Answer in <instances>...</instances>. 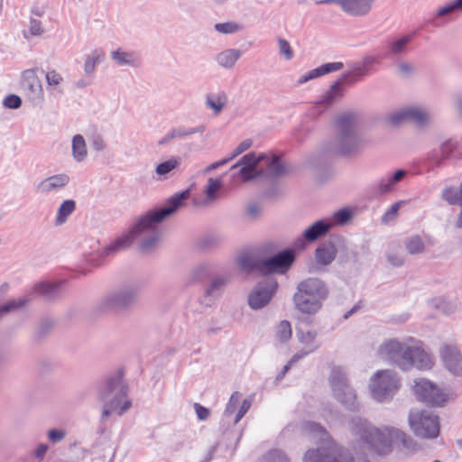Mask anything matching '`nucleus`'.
Wrapping results in <instances>:
<instances>
[{
	"mask_svg": "<svg viewBox=\"0 0 462 462\" xmlns=\"http://www.w3.org/2000/svg\"><path fill=\"white\" fill-rule=\"evenodd\" d=\"M396 75L402 79H409L415 73V66L413 63L398 60L394 62Z\"/></svg>",
	"mask_w": 462,
	"mask_h": 462,
	"instance_id": "obj_47",
	"label": "nucleus"
},
{
	"mask_svg": "<svg viewBox=\"0 0 462 462\" xmlns=\"http://www.w3.org/2000/svg\"><path fill=\"white\" fill-rule=\"evenodd\" d=\"M229 282L228 276H217L210 282L209 285L206 289V294L209 297L216 298L219 296L220 292L226 287Z\"/></svg>",
	"mask_w": 462,
	"mask_h": 462,
	"instance_id": "obj_42",
	"label": "nucleus"
},
{
	"mask_svg": "<svg viewBox=\"0 0 462 462\" xmlns=\"http://www.w3.org/2000/svg\"><path fill=\"white\" fill-rule=\"evenodd\" d=\"M67 436V431L60 429H51L47 433L48 439L53 443L61 442Z\"/></svg>",
	"mask_w": 462,
	"mask_h": 462,
	"instance_id": "obj_58",
	"label": "nucleus"
},
{
	"mask_svg": "<svg viewBox=\"0 0 462 462\" xmlns=\"http://www.w3.org/2000/svg\"><path fill=\"white\" fill-rule=\"evenodd\" d=\"M142 284L139 282H126L107 292L99 301L101 311L126 310L138 301Z\"/></svg>",
	"mask_w": 462,
	"mask_h": 462,
	"instance_id": "obj_7",
	"label": "nucleus"
},
{
	"mask_svg": "<svg viewBox=\"0 0 462 462\" xmlns=\"http://www.w3.org/2000/svg\"><path fill=\"white\" fill-rule=\"evenodd\" d=\"M336 257V249L332 244H323L315 251V259L318 264L329 265Z\"/></svg>",
	"mask_w": 462,
	"mask_h": 462,
	"instance_id": "obj_36",
	"label": "nucleus"
},
{
	"mask_svg": "<svg viewBox=\"0 0 462 462\" xmlns=\"http://www.w3.org/2000/svg\"><path fill=\"white\" fill-rule=\"evenodd\" d=\"M262 462H290V460L283 451L273 449L263 457Z\"/></svg>",
	"mask_w": 462,
	"mask_h": 462,
	"instance_id": "obj_55",
	"label": "nucleus"
},
{
	"mask_svg": "<svg viewBox=\"0 0 462 462\" xmlns=\"http://www.w3.org/2000/svg\"><path fill=\"white\" fill-rule=\"evenodd\" d=\"M297 338L303 350L307 353H313L320 347V342L318 340V331L311 329H298Z\"/></svg>",
	"mask_w": 462,
	"mask_h": 462,
	"instance_id": "obj_28",
	"label": "nucleus"
},
{
	"mask_svg": "<svg viewBox=\"0 0 462 462\" xmlns=\"http://www.w3.org/2000/svg\"><path fill=\"white\" fill-rule=\"evenodd\" d=\"M404 200H400L393 204L390 208L384 213V215L382 217V222L383 224H386L390 221L394 220L397 217L398 211L401 208V206L404 205Z\"/></svg>",
	"mask_w": 462,
	"mask_h": 462,
	"instance_id": "obj_57",
	"label": "nucleus"
},
{
	"mask_svg": "<svg viewBox=\"0 0 462 462\" xmlns=\"http://www.w3.org/2000/svg\"><path fill=\"white\" fill-rule=\"evenodd\" d=\"M376 62V58L372 55H365L360 62L354 63L351 68L352 71L342 75L343 79H350V81H357L365 76L369 69Z\"/></svg>",
	"mask_w": 462,
	"mask_h": 462,
	"instance_id": "obj_26",
	"label": "nucleus"
},
{
	"mask_svg": "<svg viewBox=\"0 0 462 462\" xmlns=\"http://www.w3.org/2000/svg\"><path fill=\"white\" fill-rule=\"evenodd\" d=\"M127 394L128 387L122 373L108 377L98 390V398L103 402L101 419L104 420L114 412L119 416L126 412L132 406Z\"/></svg>",
	"mask_w": 462,
	"mask_h": 462,
	"instance_id": "obj_4",
	"label": "nucleus"
},
{
	"mask_svg": "<svg viewBox=\"0 0 462 462\" xmlns=\"http://www.w3.org/2000/svg\"><path fill=\"white\" fill-rule=\"evenodd\" d=\"M441 199L449 205H462V182L458 188L447 187L441 191Z\"/></svg>",
	"mask_w": 462,
	"mask_h": 462,
	"instance_id": "obj_41",
	"label": "nucleus"
},
{
	"mask_svg": "<svg viewBox=\"0 0 462 462\" xmlns=\"http://www.w3.org/2000/svg\"><path fill=\"white\" fill-rule=\"evenodd\" d=\"M343 67H344V64L342 62L338 61V62L326 63L318 68L319 69L320 75L323 76V75L328 74L330 72L340 70Z\"/></svg>",
	"mask_w": 462,
	"mask_h": 462,
	"instance_id": "obj_61",
	"label": "nucleus"
},
{
	"mask_svg": "<svg viewBox=\"0 0 462 462\" xmlns=\"http://www.w3.org/2000/svg\"><path fill=\"white\" fill-rule=\"evenodd\" d=\"M263 158L264 153L249 152L244 155L230 168V171L233 172V177H238L243 181H249L258 177H263Z\"/></svg>",
	"mask_w": 462,
	"mask_h": 462,
	"instance_id": "obj_12",
	"label": "nucleus"
},
{
	"mask_svg": "<svg viewBox=\"0 0 462 462\" xmlns=\"http://www.w3.org/2000/svg\"><path fill=\"white\" fill-rule=\"evenodd\" d=\"M45 79L49 88L61 92V90L59 89V86L63 81V77L58 71L55 69H50L46 71Z\"/></svg>",
	"mask_w": 462,
	"mask_h": 462,
	"instance_id": "obj_51",
	"label": "nucleus"
},
{
	"mask_svg": "<svg viewBox=\"0 0 462 462\" xmlns=\"http://www.w3.org/2000/svg\"><path fill=\"white\" fill-rule=\"evenodd\" d=\"M407 175V171L398 170L387 179H382L376 185V192L380 195L390 193L394 189L395 185Z\"/></svg>",
	"mask_w": 462,
	"mask_h": 462,
	"instance_id": "obj_32",
	"label": "nucleus"
},
{
	"mask_svg": "<svg viewBox=\"0 0 462 462\" xmlns=\"http://www.w3.org/2000/svg\"><path fill=\"white\" fill-rule=\"evenodd\" d=\"M411 40V34H405L389 41L387 43L388 55L390 57L397 58L405 54Z\"/></svg>",
	"mask_w": 462,
	"mask_h": 462,
	"instance_id": "obj_30",
	"label": "nucleus"
},
{
	"mask_svg": "<svg viewBox=\"0 0 462 462\" xmlns=\"http://www.w3.org/2000/svg\"><path fill=\"white\" fill-rule=\"evenodd\" d=\"M404 246L410 254H420L425 251V244L418 235H413L404 241Z\"/></svg>",
	"mask_w": 462,
	"mask_h": 462,
	"instance_id": "obj_43",
	"label": "nucleus"
},
{
	"mask_svg": "<svg viewBox=\"0 0 462 462\" xmlns=\"http://www.w3.org/2000/svg\"><path fill=\"white\" fill-rule=\"evenodd\" d=\"M375 0H345L343 12L354 17H363L369 14Z\"/></svg>",
	"mask_w": 462,
	"mask_h": 462,
	"instance_id": "obj_24",
	"label": "nucleus"
},
{
	"mask_svg": "<svg viewBox=\"0 0 462 462\" xmlns=\"http://www.w3.org/2000/svg\"><path fill=\"white\" fill-rule=\"evenodd\" d=\"M328 383L334 398L341 404L353 408L356 400V393L349 385L346 369L341 366L332 367Z\"/></svg>",
	"mask_w": 462,
	"mask_h": 462,
	"instance_id": "obj_11",
	"label": "nucleus"
},
{
	"mask_svg": "<svg viewBox=\"0 0 462 462\" xmlns=\"http://www.w3.org/2000/svg\"><path fill=\"white\" fill-rule=\"evenodd\" d=\"M342 85V79L334 82L330 88L314 102L313 107L319 109V112H323L331 107L336 102L339 101L344 95Z\"/></svg>",
	"mask_w": 462,
	"mask_h": 462,
	"instance_id": "obj_17",
	"label": "nucleus"
},
{
	"mask_svg": "<svg viewBox=\"0 0 462 462\" xmlns=\"http://www.w3.org/2000/svg\"><path fill=\"white\" fill-rule=\"evenodd\" d=\"M455 12H462V0H452L446 3L437 10L435 16L441 18Z\"/></svg>",
	"mask_w": 462,
	"mask_h": 462,
	"instance_id": "obj_48",
	"label": "nucleus"
},
{
	"mask_svg": "<svg viewBox=\"0 0 462 462\" xmlns=\"http://www.w3.org/2000/svg\"><path fill=\"white\" fill-rule=\"evenodd\" d=\"M332 445L331 459L332 462H354V457L349 450L344 448H336Z\"/></svg>",
	"mask_w": 462,
	"mask_h": 462,
	"instance_id": "obj_50",
	"label": "nucleus"
},
{
	"mask_svg": "<svg viewBox=\"0 0 462 462\" xmlns=\"http://www.w3.org/2000/svg\"><path fill=\"white\" fill-rule=\"evenodd\" d=\"M262 261L263 259H257L248 253H243L236 258L237 265L246 273L258 271L263 273Z\"/></svg>",
	"mask_w": 462,
	"mask_h": 462,
	"instance_id": "obj_34",
	"label": "nucleus"
},
{
	"mask_svg": "<svg viewBox=\"0 0 462 462\" xmlns=\"http://www.w3.org/2000/svg\"><path fill=\"white\" fill-rule=\"evenodd\" d=\"M134 241L133 227L129 232L123 234L103 249L102 255L109 256L117 254L126 248Z\"/></svg>",
	"mask_w": 462,
	"mask_h": 462,
	"instance_id": "obj_27",
	"label": "nucleus"
},
{
	"mask_svg": "<svg viewBox=\"0 0 462 462\" xmlns=\"http://www.w3.org/2000/svg\"><path fill=\"white\" fill-rule=\"evenodd\" d=\"M435 307L445 314L452 313L456 306L451 301H448L445 299L435 300Z\"/></svg>",
	"mask_w": 462,
	"mask_h": 462,
	"instance_id": "obj_59",
	"label": "nucleus"
},
{
	"mask_svg": "<svg viewBox=\"0 0 462 462\" xmlns=\"http://www.w3.org/2000/svg\"><path fill=\"white\" fill-rule=\"evenodd\" d=\"M181 163V158L180 156H171L169 160L159 163L155 167V173L163 177V179H167L168 175L178 169Z\"/></svg>",
	"mask_w": 462,
	"mask_h": 462,
	"instance_id": "obj_40",
	"label": "nucleus"
},
{
	"mask_svg": "<svg viewBox=\"0 0 462 462\" xmlns=\"http://www.w3.org/2000/svg\"><path fill=\"white\" fill-rule=\"evenodd\" d=\"M278 283L273 277H265L258 282L248 294L247 302L252 310L266 307L276 293Z\"/></svg>",
	"mask_w": 462,
	"mask_h": 462,
	"instance_id": "obj_14",
	"label": "nucleus"
},
{
	"mask_svg": "<svg viewBox=\"0 0 462 462\" xmlns=\"http://www.w3.org/2000/svg\"><path fill=\"white\" fill-rule=\"evenodd\" d=\"M21 83L31 98L41 97L42 96V83L34 69L24 70L22 74Z\"/></svg>",
	"mask_w": 462,
	"mask_h": 462,
	"instance_id": "obj_25",
	"label": "nucleus"
},
{
	"mask_svg": "<svg viewBox=\"0 0 462 462\" xmlns=\"http://www.w3.org/2000/svg\"><path fill=\"white\" fill-rule=\"evenodd\" d=\"M347 428L354 439L377 455L392 452L393 444L402 442L409 448L412 439L402 430L392 427L377 428L359 416H353L347 422Z\"/></svg>",
	"mask_w": 462,
	"mask_h": 462,
	"instance_id": "obj_1",
	"label": "nucleus"
},
{
	"mask_svg": "<svg viewBox=\"0 0 462 462\" xmlns=\"http://www.w3.org/2000/svg\"><path fill=\"white\" fill-rule=\"evenodd\" d=\"M401 385L398 374L389 369L379 370L370 378L368 389L374 400L387 402L394 396Z\"/></svg>",
	"mask_w": 462,
	"mask_h": 462,
	"instance_id": "obj_10",
	"label": "nucleus"
},
{
	"mask_svg": "<svg viewBox=\"0 0 462 462\" xmlns=\"http://www.w3.org/2000/svg\"><path fill=\"white\" fill-rule=\"evenodd\" d=\"M241 55L242 51L238 49H226L216 55L215 60L219 67L231 69L235 67Z\"/></svg>",
	"mask_w": 462,
	"mask_h": 462,
	"instance_id": "obj_31",
	"label": "nucleus"
},
{
	"mask_svg": "<svg viewBox=\"0 0 462 462\" xmlns=\"http://www.w3.org/2000/svg\"><path fill=\"white\" fill-rule=\"evenodd\" d=\"M62 284V282H41L35 284L34 291L36 293L46 297L48 300H54L60 295Z\"/></svg>",
	"mask_w": 462,
	"mask_h": 462,
	"instance_id": "obj_33",
	"label": "nucleus"
},
{
	"mask_svg": "<svg viewBox=\"0 0 462 462\" xmlns=\"http://www.w3.org/2000/svg\"><path fill=\"white\" fill-rule=\"evenodd\" d=\"M457 148V143L453 139H447L439 144V150H433L429 153V160L436 167H440L444 161L449 159Z\"/></svg>",
	"mask_w": 462,
	"mask_h": 462,
	"instance_id": "obj_22",
	"label": "nucleus"
},
{
	"mask_svg": "<svg viewBox=\"0 0 462 462\" xmlns=\"http://www.w3.org/2000/svg\"><path fill=\"white\" fill-rule=\"evenodd\" d=\"M76 202L73 199L64 200L59 207L54 219V226H60L65 224L69 217L75 211Z\"/></svg>",
	"mask_w": 462,
	"mask_h": 462,
	"instance_id": "obj_37",
	"label": "nucleus"
},
{
	"mask_svg": "<svg viewBox=\"0 0 462 462\" xmlns=\"http://www.w3.org/2000/svg\"><path fill=\"white\" fill-rule=\"evenodd\" d=\"M326 283L319 278H308L301 281L293 295L295 308L304 314L318 312L322 301L328 297Z\"/></svg>",
	"mask_w": 462,
	"mask_h": 462,
	"instance_id": "obj_5",
	"label": "nucleus"
},
{
	"mask_svg": "<svg viewBox=\"0 0 462 462\" xmlns=\"http://www.w3.org/2000/svg\"><path fill=\"white\" fill-rule=\"evenodd\" d=\"M110 58L118 67L136 69L141 66L140 55L134 51L117 48L110 51Z\"/></svg>",
	"mask_w": 462,
	"mask_h": 462,
	"instance_id": "obj_19",
	"label": "nucleus"
},
{
	"mask_svg": "<svg viewBox=\"0 0 462 462\" xmlns=\"http://www.w3.org/2000/svg\"><path fill=\"white\" fill-rule=\"evenodd\" d=\"M352 212L347 208H341L335 212L330 217L326 218L330 223L331 228L336 226H344L352 218Z\"/></svg>",
	"mask_w": 462,
	"mask_h": 462,
	"instance_id": "obj_46",
	"label": "nucleus"
},
{
	"mask_svg": "<svg viewBox=\"0 0 462 462\" xmlns=\"http://www.w3.org/2000/svg\"><path fill=\"white\" fill-rule=\"evenodd\" d=\"M408 424L418 438L433 439L439 435V418L429 409H411L408 415Z\"/></svg>",
	"mask_w": 462,
	"mask_h": 462,
	"instance_id": "obj_8",
	"label": "nucleus"
},
{
	"mask_svg": "<svg viewBox=\"0 0 462 462\" xmlns=\"http://www.w3.org/2000/svg\"><path fill=\"white\" fill-rule=\"evenodd\" d=\"M304 432L317 443H325L327 446H320L317 448L308 449L303 457V462H332L331 449L333 443L328 431L320 424L307 421L303 424Z\"/></svg>",
	"mask_w": 462,
	"mask_h": 462,
	"instance_id": "obj_9",
	"label": "nucleus"
},
{
	"mask_svg": "<svg viewBox=\"0 0 462 462\" xmlns=\"http://www.w3.org/2000/svg\"><path fill=\"white\" fill-rule=\"evenodd\" d=\"M221 188V180L219 179L209 178L208 186L205 189L206 198L203 201L204 205L212 204L217 198V192Z\"/></svg>",
	"mask_w": 462,
	"mask_h": 462,
	"instance_id": "obj_45",
	"label": "nucleus"
},
{
	"mask_svg": "<svg viewBox=\"0 0 462 462\" xmlns=\"http://www.w3.org/2000/svg\"><path fill=\"white\" fill-rule=\"evenodd\" d=\"M104 60V52L100 50H94L86 56L84 61V73L87 77H92L96 68Z\"/></svg>",
	"mask_w": 462,
	"mask_h": 462,
	"instance_id": "obj_38",
	"label": "nucleus"
},
{
	"mask_svg": "<svg viewBox=\"0 0 462 462\" xmlns=\"http://www.w3.org/2000/svg\"><path fill=\"white\" fill-rule=\"evenodd\" d=\"M433 116L430 109L410 106L393 111L387 116V121L393 125L413 122L420 126H426L432 121Z\"/></svg>",
	"mask_w": 462,
	"mask_h": 462,
	"instance_id": "obj_13",
	"label": "nucleus"
},
{
	"mask_svg": "<svg viewBox=\"0 0 462 462\" xmlns=\"http://www.w3.org/2000/svg\"><path fill=\"white\" fill-rule=\"evenodd\" d=\"M252 144H253V142L251 139H245L243 142H241L237 145V147L234 150L232 154L229 157H227L228 161L229 162L232 161L236 156L240 155L241 153H243L244 152L248 150L252 146Z\"/></svg>",
	"mask_w": 462,
	"mask_h": 462,
	"instance_id": "obj_62",
	"label": "nucleus"
},
{
	"mask_svg": "<svg viewBox=\"0 0 462 462\" xmlns=\"http://www.w3.org/2000/svg\"><path fill=\"white\" fill-rule=\"evenodd\" d=\"M444 366L453 374L462 375V354L454 346H443L440 352Z\"/></svg>",
	"mask_w": 462,
	"mask_h": 462,
	"instance_id": "obj_20",
	"label": "nucleus"
},
{
	"mask_svg": "<svg viewBox=\"0 0 462 462\" xmlns=\"http://www.w3.org/2000/svg\"><path fill=\"white\" fill-rule=\"evenodd\" d=\"M215 30L223 34H231L239 32L242 25L236 22L218 23L214 25Z\"/></svg>",
	"mask_w": 462,
	"mask_h": 462,
	"instance_id": "obj_54",
	"label": "nucleus"
},
{
	"mask_svg": "<svg viewBox=\"0 0 462 462\" xmlns=\"http://www.w3.org/2000/svg\"><path fill=\"white\" fill-rule=\"evenodd\" d=\"M241 394L238 392H234L229 399V402L226 407L225 413L226 415H231L235 412L237 404L239 403Z\"/></svg>",
	"mask_w": 462,
	"mask_h": 462,
	"instance_id": "obj_60",
	"label": "nucleus"
},
{
	"mask_svg": "<svg viewBox=\"0 0 462 462\" xmlns=\"http://www.w3.org/2000/svg\"><path fill=\"white\" fill-rule=\"evenodd\" d=\"M360 114L346 110L337 114L333 122L334 137L328 150L337 156L352 158L358 155L365 144V137L359 133Z\"/></svg>",
	"mask_w": 462,
	"mask_h": 462,
	"instance_id": "obj_3",
	"label": "nucleus"
},
{
	"mask_svg": "<svg viewBox=\"0 0 462 462\" xmlns=\"http://www.w3.org/2000/svg\"><path fill=\"white\" fill-rule=\"evenodd\" d=\"M279 54L284 58L285 60H291L293 58V51L289 42L283 38L277 39Z\"/></svg>",
	"mask_w": 462,
	"mask_h": 462,
	"instance_id": "obj_56",
	"label": "nucleus"
},
{
	"mask_svg": "<svg viewBox=\"0 0 462 462\" xmlns=\"http://www.w3.org/2000/svg\"><path fill=\"white\" fill-rule=\"evenodd\" d=\"M22 105V99L20 97L11 94L7 96L4 100V106L11 109H17Z\"/></svg>",
	"mask_w": 462,
	"mask_h": 462,
	"instance_id": "obj_63",
	"label": "nucleus"
},
{
	"mask_svg": "<svg viewBox=\"0 0 462 462\" xmlns=\"http://www.w3.org/2000/svg\"><path fill=\"white\" fill-rule=\"evenodd\" d=\"M292 335L291 322L288 320L280 321L274 329V337L280 343L288 342Z\"/></svg>",
	"mask_w": 462,
	"mask_h": 462,
	"instance_id": "obj_44",
	"label": "nucleus"
},
{
	"mask_svg": "<svg viewBox=\"0 0 462 462\" xmlns=\"http://www.w3.org/2000/svg\"><path fill=\"white\" fill-rule=\"evenodd\" d=\"M227 103V96L224 91L209 93L206 96V106L211 109L214 114L219 115Z\"/></svg>",
	"mask_w": 462,
	"mask_h": 462,
	"instance_id": "obj_35",
	"label": "nucleus"
},
{
	"mask_svg": "<svg viewBox=\"0 0 462 462\" xmlns=\"http://www.w3.org/2000/svg\"><path fill=\"white\" fill-rule=\"evenodd\" d=\"M294 261V254L291 250H284L277 254L263 259V273H284L289 270Z\"/></svg>",
	"mask_w": 462,
	"mask_h": 462,
	"instance_id": "obj_16",
	"label": "nucleus"
},
{
	"mask_svg": "<svg viewBox=\"0 0 462 462\" xmlns=\"http://www.w3.org/2000/svg\"><path fill=\"white\" fill-rule=\"evenodd\" d=\"M69 182V177L67 174H56L50 176L36 186V191L40 194H49L59 191Z\"/></svg>",
	"mask_w": 462,
	"mask_h": 462,
	"instance_id": "obj_21",
	"label": "nucleus"
},
{
	"mask_svg": "<svg viewBox=\"0 0 462 462\" xmlns=\"http://www.w3.org/2000/svg\"><path fill=\"white\" fill-rule=\"evenodd\" d=\"M72 157L78 162H84L88 156V148L86 141L81 134H76L72 138L71 143Z\"/></svg>",
	"mask_w": 462,
	"mask_h": 462,
	"instance_id": "obj_39",
	"label": "nucleus"
},
{
	"mask_svg": "<svg viewBox=\"0 0 462 462\" xmlns=\"http://www.w3.org/2000/svg\"><path fill=\"white\" fill-rule=\"evenodd\" d=\"M413 390L419 400L432 406H441L447 402V393L427 379L414 381Z\"/></svg>",
	"mask_w": 462,
	"mask_h": 462,
	"instance_id": "obj_15",
	"label": "nucleus"
},
{
	"mask_svg": "<svg viewBox=\"0 0 462 462\" xmlns=\"http://www.w3.org/2000/svg\"><path fill=\"white\" fill-rule=\"evenodd\" d=\"M414 338L405 339L388 338L383 340L378 346L379 357L390 365L397 366L402 371H410L412 368L411 349Z\"/></svg>",
	"mask_w": 462,
	"mask_h": 462,
	"instance_id": "obj_6",
	"label": "nucleus"
},
{
	"mask_svg": "<svg viewBox=\"0 0 462 462\" xmlns=\"http://www.w3.org/2000/svg\"><path fill=\"white\" fill-rule=\"evenodd\" d=\"M331 229L329 222L324 219L314 222L311 226L306 228L302 234L303 238L300 237L295 242V246L299 248H304L306 242H314L320 236H324L327 232Z\"/></svg>",
	"mask_w": 462,
	"mask_h": 462,
	"instance_id": "obj_18",
	"label": "nucleus"
},
{
	"mask_svg": "<svg viewBox=\"0 0 462 462\" xmlns=\"http://www.w3.org/2000/svg\"><path fill=\"white\" fill-rule=\"evenodd\" d=\"M209 273V266L207 263H199L193 266L189 271V279L192 282H199L203 280Z\"/></svg>",
	"mask_w": 462,
	"mask_h": 462,
	"instance_id": "obj_52",
	"label": "nucleus"
},
{
	"mask_svg": "<svg viewBox=\"0 0 462 462\" xmlns=\"http://www.w3.org/2000/svg\"><path fill=\"white\" fill-rule=\"evenodd\" d=\"M387 263L393 267H401L404 264L405 257L401 251L389 249L385 254Z\"/></svg>",
	"mask_w": 462,
	"mask_h": 462,
	"instance_id": "obj_53",
	"label": "nucleus"
},
{
	"mask_svg": "<svg viewBox=\"0 0 462 462\" xmlns=\"http://www.w3.org/2000/svg\"><path fill=\"white\" fill-rule=\"evenodd\" d=\"M43 28L41 21L31 18L29 23V32L32 36H40L43 33Z\"/></svg>",
	"mask_w": 462,
	"mask_h": 462,
	"instance_id": "obj_64",
	"label": "nucleus"
},
{
	"mask_svg": "<svg viewBox=\"0 0 462 462\" xmlns=\"http://www.w3.org/2000/svg\"><path fill=\"white\" fill-rule=\"evenodd\" d=\"M263 165L264 168V177L278 178L286 173V168L280 162L277 155L269 156L264 154Z\"/></svg>",
	"mask_w": 462,
	"mask_h": 462,
	"instance_id": "obj_29",
	"label": "nucleus"
},
{
	"mask_svg": "<svg viewBox=\"0 0 462 462\" xmlns=\"http://www.w3.org/2000/svg\"><path fill=\"white\" fill-rule=\"evenodd\" d=\"M189 196V189L175 194L163 207L147 211L136 221L133 226L134 241H139L142 252L149 253L157 247L162 237L159 224L175 213Z\"/></svg>",
	"mask_w": 462,
	"mask_h": 462,
	"instance_id": "obj_2",
	"label": "nucleus"
},
{
	"mask_svg": "<svg viewBox=\"0 0 462 462\" xmlns=\"http://www.w3.org/2000/svg\"><path fill=\"white\" fill-rule=\"evenodd\" d=\"M172 129L175 134L176 139H183L189 135H192L195 134H202L205 132L206 126L204 125H199L196 127L178 126Z\"/></svg>",
	"mask_w": 462,
	"mask_h": 462,
	"instance_id": "obj_49",
	"label": "nucleus"
},
{
	"mask_svg": "<svg viewBox=\"0 0 462 462\" xmlns=\"http://www.w3.org/2000/svg\"><path fill=\"white\" fill-rule=\"evenodd\" d=\"M412 367L420 370H430L434 364L433 356L426 351L420 342L414 340L411 349Z\"/></svg>",
	"mask_w": 462,
	"mask_h": 462,
	"instance_id": "obj_23",
	"label": "nucleus"
}]
</instances>
